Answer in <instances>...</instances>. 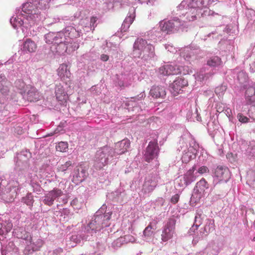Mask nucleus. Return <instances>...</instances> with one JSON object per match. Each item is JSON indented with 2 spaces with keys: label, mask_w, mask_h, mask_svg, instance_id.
Masks as SVG:
<instances>
[{
  "label": "nucleus",
  "mask_w": 255,
  "mask_h": 255,
  "mask_svg": "<svg viewBox=\"0 0 255 255\" xmlns=\"http://www.w3.org/2000/svg\"><path fill=\"white\" fill-rule=\"evenodd\" d=\"M222 64L221 59L217 56L211 57L207 61V65L211 67H219Z\"/></svg>",
  "instance_id": "40"
},
{
  "label": "nucleus",
  "mask_w": 255,
  "mask_h": 255,
  "mask_svg": "<svg viewBox=\"0 0 255 255\" xmlns=\"http://www.w3.org/2000/svg\"><path fill=\"white\" fill-rule=\"evenodd\" d=\"M225 114L228 117H230L231 116V115L232 114V111L230 109L228 108L225 110Z\"/></svg>",
  "instance_id": "63"
},
{
  "label": "nucleus",
  "mask_w": 255,
  "mask_h": 255,
  "mask_svg": "<svg viewBox=\"0 0 255 255\" xmlns=\"http://www.w3.org/2000/svg\"><path fill=\"white\" fill-rule=\"evenodd\" d=\"M22 96L24 99L30 102L39 100L40 97L39 92L33 87H31L27 93H25Z\"/></svg>",
  "instance_id": "29"
},
{
  "label": "nucleus",
  "mask_w": 255,
  "mask_h": 255,
  "mask_svg": "<svg viewBox=\"0 0 255 255\" xmlns=\"http://www.w3.org/2000/svg\"><path fill=\"white\" fill-rule=\"evenodd\" d=\"M17 249L14 246L13 242H9L8 245L5 247V252L8 253L10 252H17Z\"/></svg>",
  "instance_id": "51"
},
{
  "label": "nucleus",
  "mask_w": 255,
  "mask_h": 255,
  "mask_svg": "<svg viewBox=\"0 0 255 255\" xmlns=\"http://www.w3.org/2000/svg\"><path fill=\"white\" fill-rule=\"evenodd\" d=\"M214 177L219 182H227L230 178V173L229 169L223 166H218L215 170Z\"/></svg>",
  "instance_id": "20"
},
{
  "label": "nucleus",
  "mask_w": 255,
  "mask_h": 255,
  "mask_svg": "<svg viewBox=\"0 0 255 255\" xmlns=\"http://www.w3.org/2000/svg\"><path fill=\"white\" fill-rule=\"evenodd\" d=\"M158 151V147L157 142L155 141H150L144 155L145 160L147 162H150L157 156Z\"/></svg>",
  "instance_id": "22"
},
{
  "label": "nucleus",
  "mask_w": 255,
  "mask_h": 255,
  "mask_svg": "<svg viewBox=\"0 0 255 255\" xmlns=\"http://www.w3.org/2000/svg\"><path fill=\"white\" fill-rule=\"evenodd\" d=\"M199 151L200 152L199 156L200 161L206 160L208 158L207 152L202 148H200L198 144L194 143V146H190L187 151L184 150L181 157L182 162L185 163L188 162L191 159L194 158Z\"/></svg>",
  "instance_id": "10"
},
{
  "label": "nucleus",
  "mask_w": 255,
  "mask_h": 255,
  "mask_svg": "<svg viewBox=\"0 0 255 255\" xmlns=\"http://www.w3.org/2000/svg\"><path fill=\"white\" fill-rule=\"evenodd\" d=\"M247 151L250 155L255 157V141L250 142Z\"/></svg>",
  "instance_id": "48"
},
{
  "label": "nucleus",
  "mask_w": 255,
  "mask_h": 255,
  "mask_svg": "<svg viewBox=\"0 0 255 255\" xmlns=\"http://www.w3.org/2000/svg\"><path fill=\"white\" fill-rule=\"evenodd\" d=\"M0 83L4 85L6 83V77L3 74L0 75Z\"/></svg>",
  "instance_id": "60"
},
{
  "label": "nucleus",
  "mask_w": 255,
  "mask_h": 255,
  "mask_svg": "<svg viewBox=\"0 0 255 255\" xmlns=\"http://www.w3.org/2000/svg\"><path fill=\"white\" fill-rule=\"evenodd\" d=\"M245 98L247 105H255V83L252 82L248 85H245Z\"/></svg>",
  "instance_id": "19"
},
{
  "label": "nucleus",
  "mask_w": 255,
  "mask_h": 255,
  "mask_svg": "<svg viewBox=\"0 0 255 255\" xmlns=\"http://www.w3.org/2000/svg\"><path fill=\"white\" fill-rule=\"evenodd\" d=\"M179 195L178 194L172 196L170 199L171 203L174 204L177 203L179 201Z\"/></svg>",
  "instance_id": "58"
},
{
  "label": "nucleus",
  "mask_w": 255,
  "mask_h": 255,
  "mask_svg": "<svg viewBox=\"0 0 255 255\" xmlns=\"http://www.w3.org/2000/svg\"><path fill=\"white\" fill-rule=\"evenodd\" d=\"M15 87L17 89L19 90V93L21 95L25 94L26 92V88H27L24 82L20 79L17 80L15 82Z\"/></svg>",
  "instance_id": "42"
},
{
  "label": "nucleus",
  "mask_w": 255,
  "mask_h": 255,
  "mask_svg": "<svg viewBox=\"0 0 255 255\" xmlns=\"http://www.w3.org/2000/svg\"><path fill=\"white\" fill-rule=\"evenodd\" d=\"M237 80L241 87H245V85H248L251 84V81H248V76L247 73L244 71H241L237 74Z\"/></svg>",
  "instance_id": "37"
},
{
  "label": "nucleus",
  "mask_w": 255,
  "mask_h": 255,
  "mask_svg": "<svg viewBox=\"0 0 255 255\" xmlns=\"http://www.w3.org/2000/svg\"><path fill=\"white\" fill-rule=\"evenodd\" d=\"M143 235L145 237H150L152 235L153 233V231L152 230V227L150 225H148L143 231Z\"/></svg>",
  "instance_id": "56"
},
{
  "label": "nucleus",
  "mask_w": 255,
  "mask_h": 255,
  "mask_svg": "<svg viewBox=\"0 0 255 255\" xmlns=\"http://www.w3.org/2000/svg\"><path fill=\"white\" fill-rule=\"evenodd\" d=\"M124 242L123 240V238H122V237L120 238H118L116 240H115L112 243V247L115 249L116 250L118 249L119 248L121 247L122 245H124Z\"/></svg>",
  "instance_id": "49"
},
{
  "label": "nucleus",
  "mask_w": 255,
  "mask_h": 255,
  "mask_svg": "<svg viewBox=\"0 0 255 255\" xmlns=\"http://www.w3.org/2000/svg\"><path fill=\"white\" fill-rule=\"evenodd\" d=\"M196 169V166L194 165L191 169L188 170L183 175L179 176L176 180V183L178 184V186L181 187H185L195 181L196 175L194 172Z\"/></svg>",
  "instance_id": "14"
},
{
  "label": "nucleus",
  "mask_w": 255,
  "mask_h": 255,
  "mask_svg": "<svg viewBox=\"0 0 255 255\" xmlns=\"http://www.w3.org/2000/svg\"><path fill=\"white\" fill-rule=\"evenodd\" d=\"M159 27L162 32L167 34L176 32L179 30H182L185 27V21L180 18L174 17L169 20H162L159 22Z\"/></svg>",
  "instance_id": "8"
},
{
  "label": "nucleus",
  "mask_w": 255,
  "mask_h": 255,
  "mask_svg": "<svg viewBox=\"0 0 255 255\" xmlns=\"http://www.w3.org/2000/svg\"><path fill=\"white\" fill-rule=\"evenodd\" d=\"M129 15H128L124 20L122 27V31L126 32L129 27L130 25L132 23L135 18V9L134 7L130 8Z\"/></svg>",
  "instance_id": "28"
},
{
  "label": "nucleus",
  "mask_w": 255,
  "mask_h": 255,
  "mask_svg": "<svg viewBox=\"0 0 255 255\" xmlns=\"http://www.w3.org/2000/svg\"><path fill=\"white\" fill-rule=\"evenodd\" d=\"M133 54L134 57L140 58L143 61H148L155 56L154 47L147 40L138 38L133 44Z\"/></svg>",
  "instance_id": "5"
},
{
  "label": "nucleus",
  "mask_w": 255,
  "mask_h": 255,
  "mask_svg": "<svg viewBox=\"0 0 255 255\" xmlns=\"http://www.w3.org/2000/svg\"><path fill=\"white\" fill-rule=\"evenodd\" d=\"M72 162L71 161L69 160L65 162L64 164H59L57 166L58 172H65L66 170L72 166Z\"/></svg>",
  "instance_id": "45"
},
{
  "label": "nucleus",
  "mask_w": 255,
  "mask_h": 255,
  "mask_svg": "<svg viewBox=\"0 0 255 255\" xmlns=\"http://www.w3.org/2000/svg\"><path fill=\"white\" fill-rule=\"evenodd\" d=\"M249 117L255 121V105L251 107L248 111Z\"/></svg>",
  "instance_id": "55"
},
{
  "label": "nucleus",
  "mask_w": 255,
  "mask_h": 255,
  "mask_svg": "<svg viewBox=\"0 0 255 255\" xmlns=\"http://www.w3.org/2000/svg\"><path fill=\"white\" fill-rule=\"evenodd\" d=\"M57 73L61 78H69L70 76V72L67 68V65L63 64L60 65L58 70Z\"/></svg>",
  "instance_id": "38"
},
{
  "label": "nucleus",
  "mask_w": 255,
  "mask_h": 255,
  "mask_svg": "<svg viewBox=\"0 0 255 255\" xmlns=\"http://www.w3.org/2000/svg\"><path fill=\"white\" fill-rule=\"evenodd\" d=\"M237 117L239 121L241 123L246 124L250 122V119L242 113L238 114Z\"/></svg>",
  "instance_id": "52"
},
{
  "label": "nucleus",
  "mask_w": 255,
  "mask_h": 255,
  "mask_svg": "<svg viewBox=\"0 0 255 255\" xmlns=\"http://www.w3.org/2000/svg\"><path fill=\"white\" fill-rule=\"evenodd\" d=\"M218 254L217 250L213 249L211 247H206L204 250L196 254V255H216Z\"/></svg>",
  "instance_id": "43"
},
{
  "label": "nucleus",
  "mask_w": 255,
  "mask_h": 255,
  "mask_svg": "<svg viewBox=\"0 0 255 255\" xmlns=\"http://www.w3.org/2000/svg\"><path fill=\"white\" fill-rule=\"evenodd\" d=\"M114 156L113 149L110 147L105 146L101 148L97 151L95 157V167L99 169L103 168Z\"/></svg>",
  "instance_id": "7"
},
{
  "label": "nucleus",
  "mask_w": 255,
  "mask_h": 255,
  "mask_svg": "<svg viewBox=\"0 0 255 255\" xmlns=\"http://www.w3.org/2000/svg\"><path fill=\"white\" fill-rule=\"evenodd\" d=\"M138 1L141 3H145L146 4L149 3L152 4L154 0H138Z\"/></svg>",
  "instance_id": "61"
},
{
  "label": "nucleus",
  "mask_w": 255,
  "mask_h": 255,
  "mask_svg": "<svg viewBox=\"0 0 255 255\" xmlns=\"http://www.w3.org/2000/svg\"><path fill=\"white\" fill-rule=\"evenodd\" d=\"M31 154L27 150L22 151L17 154L15 158V167L13 173L10 175L7 188L10 192L17 194L19 186L26 182H29L34 192H40L41 187L37 183L36 172L29 169V159Z\"/></svg>",
  "instance_id": "2"
},
{
  "label": "nucleus",
  "mask_w": 255,
  "mask_h": 255,
  "mask_svg": "<svg viewBox=\"0 0 255 255\" xmlns=\"http://www.w3.org/2000/svg\"><path fill=\"white\" fill-rule=\"evenodd\" d=\"M1 255H6L5 254V252L3 250H2L1 251Z\"/></svg>",
  "instance_id": "64"
},
{
  "label": "nucleus",
  "mask_w": 255,
  "mask_h": 255,
  "mask_svg": "<svg viewBox=\"0 0 255 255\" xmlns=\"http://www.w3.org/2000/svg\"><path fill=\"white\" fill-rule=\"evenodd\" d=\"M97 21V18L96 17H92L90 19V25L91 29H94L95 26V23Z\"/></svg>",
  "instance_id": "59"
},
{
  "label": "nucleus",
  "mask_w": 255,
  "mask_h": 255,
  "mask_svg": "<svg viewBox=\"0 0 255 255\" xmlns=\"http://www.w3.org/2000/svg\"><path fill=\"white\" fill-rule=\"evenodd\" d=\"M44 243V241L41 239H32L30 236L26 241V246L24 250V254L29 255L39 251Z\"/></svg>",
  "instance_id": "13"
},
{
  "label": "nucleus",
  "mask_w": 255,
  "mask_h": 255,
  "mask_svg": "<svg viewBox=\"0 0 255 255\" xmlns=\"http://www.w3.org/2000/svg\"><path fill=\"white\" fill-rule=\"evenodd\" d=\"M188 85V82L182 77H178L170 86L171 91L174 95L180 93L182 89Z\"/></svg>",
  "instance_id": "23"
},
{
  "label": "nucleus",
  "mask_w": 255,
  "mask_h": 255,
  "mask_svg": "<svg viewBox=\"0 0 255 255\" xmlns=\"http://www.w3.org/2000/svg\"><path fill=\"white\" fill-rule=\"evenodd\" d=\"M63 192L61 189L54 188L45 195L41 199V202L44 204L51 206L53 204L54 201L61 196Z\"/></svg>",
  "instance_id": "18"
},
{
  "label": "nucleus",
  "mask_w": 255,
  "mask_h": 255,
  "mask_svg": "<svg viewBox=\"0 0 255 255\" xmlns=\"http://www.w3.org/2000/svg\"><path fill=\"white\" fill-rule=\"evenodd\" d=\"M13 236L18 239H21L25 241L30 236V233L25 231L23 227H17L13 229L12 232Z\"/></svg>",
  "instance_id": "33"
},
{
  "label": "nucleus",
  "mask_w": 255,
  "mask_h": 255,
  "mask_svg": "<svg viewBox=\"0 0 255 255\" xmlns=\"http://www.w3.org/2000/svg\"><path fill=\"white\" fill-rule=\"evenodd\" d=\"M49 0H29L22 4L21 10L16 9L15 13L10 19V22L15 29L21 28L24 34L34 36L37 34L35 25L41 20L39 9H46L49 6Z\"/></svg>",
  "instance_id": "1"
},
{
  "label": "nucleus",
  "mask_w": 255,
  "mask_h": 255,
  "mask_svg": "<svg viewBox=\"0 0 255 255\" xmlns=\"http://www.w3.org/2000/svg\"><path fill=\"white\" fill-rule=\"evenodd\" d=\"M177 10L180 11V20L187 21H192L202 16V15L195 9L191 7L188 4H184L181 6V3L177 6ZM186 25L185 24V26Z\"/></svg>",
  "instance_id": "11"
},
{
  "label": "nucleus",
  "mask_w": 255,
  "mask_h": 255,
  "mask_svg": "<svg viewBox=\"0 0 255 255\" xmlns=\"http://www.w3.org/2000/svg\"><path fill=\"white\" fill-rule=\"evenodd\" d=\"M68 147V144L67 142L61 141L56 146L57 151L60 152H66Z\"/></svg>",
  "instance_id": "46"
},
{
  "label": "nucleus",
  "mask_w": 255,
  "mask_h": 255,
  "mask_svg": "<svg viewBox=\"0 0 255 255\" xmlns=\"http://www.w3.org/2000/svg\"><path fill=\"white\" fill-rule=\"evenodd\" d=\"M126 195L125 192L122 189H119L107 195L108 198L114 202L122 203L124 200V197Z\"/></svg>",
  "instance_id": "30"
},
{
  "label": "nucleus",
  "mask_w": 255,
  "mask_h": 255,
  "mask_svg": "<svg viewBox=\"0 0 255 255\" xmlns=\"http://www.w3.org/2000/svg\"><path fill=\"white\" fill-rule=\"evenodd\" d=\"M111 215L112 212L107 210L106 204H103L84 228V233L86 232L90 236L103 228L108 227Z\"/></svg>",
  "instance_id": "4"
},
{
  "label": "nucleus",
  "mask_w": 255,
  "mask_h": 255,
  "mask_svg": "<svg viewBox=\"0 0 255 255\" xmlns=\"http://www.w3.org/2000/svg\"><path fill=\"white\" fill-rule=\"evenodd\" d=\"M35 43L30 39H27L22 45L21 50L24 53H31L35 51L36 49Z\"/></svg>",
  "instance_id": "35"
},
{
  "label": "nucleus",
  "mask_w": 255,
  "mask_h": 255,
  "mask_svg": "<svg viewBox=\"0 0 255 255\" xmlns=\"http://www.w3.org/2000/svg\"><path fill=\"white\" fill-rule=\"evenodd\" d=\"M214 230V221L211 219H207L206 220L205 225L203 228L200 230V234L198 235V237H194L193 241L198 242V240L206 237L209 233L212 232Z\"/></svg>",
  "instance_id": "21"
},
{
  "label": "nucleus",
  "mask_w": 255,
  "mask_h": 255,
  "mask_svg": "<svg viewBox=\"0 0 255 255\" xmlns=\"http://www.w3.org/2000/svg\"><path fill=\"white\" fill-rule=\"evenodd\" d=\"M194 76L197 81L204 82L209 78L211 76V73L208 71V69H206V68L203 67L197 72Z\"/></svg>",
  "instance_id": "36"
},
{
  "label": "nucleus",
  "mask_w": 255,
  "mask_h": 255,
  "mask_svg": "<svg viewBox=\"0 0 255 255\" xmlns=\"http://www.w3.org/2000/svg\"><path fill=\"white\" fill-rule=\"evenodd\" d=\"M55 95L58 100L63 101L66 97V93L62 86L57 85L55 87Z\"/></svg>",
  "instance_id": "39"
},
{
  "label": "nucleus",
  "mask_w": 255,
  "mask_h": 255,
  "mask_svg": "<svg viewBox=\"0 0 255 255\" xmlns=\"http://www.w3.org/2000/svg\"><path fill=\"white\" fill-rule=\"evenodd\" d=\"M109 56L107 54H102L100 59L102 61L105 62L109 60Z\"/></svg>",
  "instance_id": "62"
},
{
  "label": "nucleus",
  "mask_w": 255,
  "mask_h": 255,
  "mask_svg": "<svg viewBox=\"0 0 255 255\" xmlns=\"http://www.w3.org/2000/svg\"><path fill=\"white\" fill-rule=\"evenodd\" d=\"M176 220L174 218H170L162 231L161 239L163 242H167L172 238L174 234Z\"/></svg>",
  "instance_id": "15"
},
{
  "label": "nucleus",
  "mask_w": 255,
  "mask_h": 255,
  "mask_svg": "<svg viewBox=\"0 0 255 255\" xmlns=\"http://www.w3.org/2000/svg\"><path fill=\"white\" fill-rule=\"evenodd\" d=\"M130 146L129 140L128 139H124L116 143L114 151L113 153L115 156L125 153Z\"/></svg>",
  "instance_id": "25"
},
{
  "label": "nucleus",
  "mask_w": 255,
  "mask_h": 255,
  "mask_svg": "<svg viewBox=\"0 0 255 255\" xmlns=\"http://www.w3.org/2000/svg\"><path fill=\"white\" fill-rule=\"evenodd\" d=\"M67 37H66V39L62 40L61 42L56 44L54 46L51 47V50L53 52L59 55L63 54L65 52H70V47L67 45V43L69 42Z\"/></svg>",
  "instance_id": "24"
},
{
  "label": "nucleus",
  "mask_w": 255,
  "mask_h": 255,
  "mask_svg": "<svg viewBox=\"0 0 255 255\" xmlns=\"http://www.w3.org/2000/svg\"><path fill=\"white\" fill-rule=\"evenodd\" d=\"M226 90V87L224 85H222L220 87H218L215 89V92L217 95H222L223 93Z\"/></svg>",
  "instance_id": "57"
},
{
  "label": "nucleus",
  "mask_w": 255,
  "mask_h": 255,
  "mask_svg": "<svg viewBox=\"0 0 255 255\" xmlns=\"http://www.w3.org/2000/svg\"><path fill=\"white\" fill-rule=\"evenodd\" d=\"M86 177V172L82 167L74 170L72 181L73 183L78 185L84 180Z\"/></svg>",
  "instance_id": "27"
},
{
  "label": "nucleus",
  "mask_w": 255,
  "mask_h": 255,
  "mask_svg": "<svg viewBox=\"0 0 255 255\" xmlns=\"http://www.w3.org/2000/svg\"><path fill=\"white\" fill-rule=\"evenodd\" d=\"M158 177L156 174H150L146 176L143 185L142 191L144 194L151 192L157 184Z\"/></svg>",
  "instance_id": "16"
},
{
  "label": "nucleus",
  "mask_w": 255,
  "mask_h": 255,
  "mask_svg": "<svg viewBox=\"0 0 255 255\" xmlns=\"http://www.w3.org/2000/svg\"><path fill=\"white\" fill-rule=\"evenodd\" d=\"M22 202L31 209L34 202L33 196L31 193H27L25 197L22 198Z\"/></svg>",
  "instance_id": "44"
},
{
  "label": "nucleus",
  "mask_w": 255,
  "mask_h": 255,
  "mask_svg": "<svg viewBox=\"0 0 255 255\" xmlns=\"http://www.w3.org/2000/svg\"><path fill=\"white\" fill-rule=\"evenodd\" d=\"M89 235L86 233H84V229L79 231L77 233H73L70 237L69 240L67 241V245L69 247H74L81 241L87 240Z\"/></svg>",
  "instance_id": "17"
},
{
  "label": "nucleus",
  "mask_w": 255,
  "mask_h": 255,
  "mask_svg": "<svg viewBox=\"0 0 255 255\" xmlns=\"http://www.w3.org/2000/svg\"><path fill=\"white\" fill-rule=\"evenodd\" d=\"M69 42L67 43L68 46L70 47V52L77 50L79 48V45L73 41V39L74 37H67Z\"/></svg>",
  "instance_id": "47"
},
{
  "label": "nucleus",
  "mask_w": 255,
  "mask_h": 255,
  "mask_svg": "<svg viewBox=\"0 0 255 255\" xmlns=\"http://www.w3.org/2000/svg\"><path fill=\"white\" fill-rule=\"evenodd\" d=\"M122 238H123L124 244L128 243H133L135 241L134 237L130 235H127L124 237H122Z\"/></svg>",
  "instance_id": "53"
},
{
  "label": "nucleus",
  "mask_w": 255,
  "mask_h": 255,
  "mask_svg": "<svg viewBox=\"0 0 255 255\" xmlns=\"http://www.w3.org/2000/svg\"><path fill=\"white\" fill-rule=\"evenodd\" d=\"M195 165L196 166V168H198L197 172L200 174L208 173L209 171L208 168L206 166L201 165L200 164H197Z\"/></svg>",
  "instance_id": "50"
},
{
  "label": "nucleus",
  "mask_w": 255,
  "mask_h": 255,
  "mask_svg": "<svg viewBox=\"0 0 255 255\" xmlns=\"http://www.w3.org/2000/svg\"><path fill=\"white\" fill-rule=\"evenodd\" d=\"M206 216L201 210H198L195 216L194 223L193 226L190 229V233L194 232L203 223L204 220H206Z\"/></svg>",
  "instance_id": "26"
},
{
  "label": "nucleus",
  "mask_w": 255,
  "mask_h": 255,
  "mask_svg": "<svg viewBox=\"0 0 255 255\" xmlns=\"http://www.w3.org/2000/svg\"><path fill=\"white\" fill-rule=\"evenodd\" d=\"M165 49L169 52L178 55L176 61L170 64H165L159 68V73L162 76H169L182 74L186 75L189 74L191 70L188 66L182 65L184 62H189L191 60L195 59L194 55L197 53L196 50H193L190 47H185L182 52L177 53V49L172 44L168 43L165 45Z\"/></svg>",
  "instance_id": "3"
},
{
  "label": "nucleus",
  "mask_w": 255,
  "mask_h": 255,
  "mask_svg": "<svg viewBox=\"0 0 255 255\" xmlns=\"http://www.w3.org/2000/svg\"><path fill=\"white\" fill-rule=\"evenodd\" d=\"M162 31L161 28H154L147 33L146 38L148 40H151L153 42H156L157 40H160L162 37Z\"/></svg>",
  "instance_id": "31"
},
{
  "label": "nucleus",
  "mask_w": 255,
  "mask_h": 255,
  "mask_svg": "<svg viewBox=\"0 0 255 255\" xmlns=\"http://www.w3.org/2000/svg\"><path fill=\"white\" fill-rule=\"evenodd\" d=\"M134 98H131L130 101H127L125 105L129 111H132L135 112V113H138L142 111L141 104H142L141 102H137L134 100Z\"/></svg>",
  "instance_id": "34"
},
{
  "label": "nucleus",
  "mask_w": 255,
  "mask_h": 255,
  "mask_svg": "<svg viewBox=\"0 0 255 255\" xmlns=\"http://www.w3.org/2000/svg\"><path fill=\"white\" fill-rule=\"evenodd\" d=\"M0 93L3 95V97L6 98L7 100H13L14 99L15 95H9V90L8 86L6 84H1L0 83Z\"/></svg>",
  "instance_id": "41"
},
{
  "label": "nucleus",
  "mask_w": 255,
  "mask_h": 255,
  "mask_svg": "<svg viewBox=\"0 0 255 255\" xmlns=\"http://www.w3.org/2000/svg\"><path fill=\"white\" fill-rule=\"evenodd\" d=\"M150 94L154 98H163L166 95L165 89L163 86H153L150 89Z\"/></svg>",
  "instance_id": "32"
},
{
  "label": "nucleus",
  "mask_w": 255,
  "mask_h": 255,
  "mask_svg": "<svg viewBox=\"0 0 255 255\" xmlns=\"http://www.w3.org/2000/svg\"><path fill=\"white\" fill-rule=\"evenodd\" d=\"M209 185L205 179L202 178L196 183L191 196V200L198 202L207 193Z\"/></svg>",
  "instance_id": "12"
},
{
  "label": "nucleus",
  "mask_w": 255,
  "mask_h": 255,
  "mask_svg": "<svg viewBox=\"0 0 255 255\" xmlns=\"http://www.w3.org/2000/svg\"><path fill=\"white\" fill-rule=\"evenodd\" d=\"M47 255H63V250L61 248H58L53 251H50Z\"/></svg>",
  "instance_id": "54"
},
{
  "label": "nucleus",
  "mask_w": 255,
  "mask_h": 255,
  "mask_svg": "<svg viewBox=\"0 0 255 255\" xmlns=\"http://www.w3.org/2000/svg\"><path fill=\"white\" fill-rule=\"evenodd\" d=\"M81 31L72 26H67L64 30L57 32H50L44 35L46 43L52 44L54 46L56 44L61 42L68 37H77L80 36Z\"/></svg>",
  "instance_id": "6"
},
{
  "label": "nucleus",
  "mask_w": 255,
  "mask_h": 255,
  "mask_svg": "<svg viewBox=\"0 0 255 255\" xmlns=\"http://www.w3.org/2000/svg\"><path fill=\"white\" fill-rule=\"evenodd\" d=\"M214 1V0H183L181 2V6L184 4H188L197 11H198L202 16L209 15L211 11L209 6Z\"/></svg>",
  "instance_id": "9"
}]
</instances>
